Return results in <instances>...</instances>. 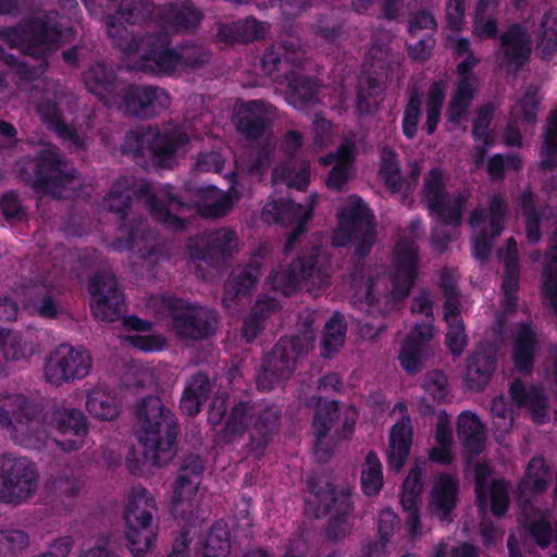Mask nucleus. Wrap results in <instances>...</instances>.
<instances>
[{"instance_id":"nucleus-45","label":"nucleus","mask_w":557,"mask_h":557,"mask_svg":"<svg viewBox=\"0 0 557 557\" xmlns=\"http://www.w3.org/2000/svg\"><path fill=\"white\" fill-rule=\"evenodd\" d=\"M519 206L524 219L527 239L531 245H536L543 237L541 230L542 214L536 208L535 195L530 188L521 193Z\"/></svg>"},{"instance_id":"nucleus-41","label":"nucleus","mask_w":557,"mask_h":557,"mask_svg":"<svg viewBox=\"0 0 557 557\" xmlns=\"http://www.w3.org/2000/svg\"><path fill=\"white\" fill-rule=\"evenodd\" d=\"M385 85L372 74L361 76L357 84L356 112L372 115L384 99Z\"/></svg>"},{"instance_id":"nucleus-53","label":"nucleus","mask_w":557,"mask_h":557,"mask_svg":"<svg viewBox=\"0 0 557 557\" xmlns=\"http://www.w3.org/2000/svg\"><path fill=\"white\" fill-rule=\"evenodd\" d=\"M537 46L543 58L557 51V9L548 10L537 30Z\"/></svg>"},{"instance_id":"nucleus-64","label":"nucleus","mask_w":557,"mask_h":557,"mask_svg":"<svg viewBox=\"0 0 557 557\" xmlns=\"http://www.w3.org/2000/svg\"><path fill=\"white\" fill-rule=\"evenodd\" d=\"M125 341L134 348L144 352L162 351L168 347V342L162 334H134L127 335Z\"/></svg>"},{"instance_id":"nucleus-7","label":"nucleus","mask_w":557,"mask_h":557,"mask_svg":"<svg viewBox=\"0 0 557 557\" xmlns=\"http://www.w3.org/2000/svg\"><path fill=\"white\" fill-rule=\"evenodd\" d=\"M158 312L162 318L170 319V327L181 339L201 341L214 334L216 315L214 311L194 304L175 295L160 298Z\"/></svg>"},{"instance_id":"nucleus-30","label":"nucleus","mask_w":557,"mask_h":557,"mask_svg":"<svg viewBox=\"0 0 557 557\" xmlns=\"http://www.w3.org/2000/svg\"><path fill=\"white\" fill-rule=\"evenodd\" d=\"M497 364L496 352L492 348H476L468 358L465 383L467 388L481 392L490 383Z\"/></svg>"},{"instance_id":"nucleus-28","label":"nucleus","mask_w":557,"mask_h":557,"mask_svg":"<svg viewBox=\"0 0 557 557\" xmlns=\"http://www.w3.org/2000/svg\"><path fill=\"white\" fill-rule=\"evenodd\" d=\"M39 414L38 406L27 396L18 393L0 394V428L17 431L27 429Z\"/></svg>"},{"instance_id":"nucleus-31","label":"nucleus","mask_w":557,"mask_h":557,"mask_svg":"<svg viewBox=\"0 0 557 557\" xmlns=\"http://www.w3.org/2000/svg\"><path fill=\"white\" fill-rule=\"evenodd\" d=\"M286 83V100L296 110L308 111L321 102L322 85L318 78L295 73Z\"/></svg>"},{"instance_id":"nucleus-21","label":"nucleus","mask_w":557,"mask_h":557,"mask_svg":"<svg viewBox=\"0 0 557 557\" xmlns=\"http://www.w3.org/2000/svg\"><path fill=\"white\" fill-rule=\"evenodd\" d=\"M319 253L318 247L300 251L285 269L273 270L268 275L265 284L275 293H281L285 297L292 296L313 276Z\"/></svg>"},{"instance_id":"nucleus-63","label":"nucleus","mask_w":557,"mask_h":557,"mask_svg":"<svg viewBox=\"0 0 557 557\" xmlns=\"http://www.w3.org/2000/svg\"><path fill=\"white\" fill-rule=\"evenodd\" d=\"M425 393L437 404L445 403L448 396L447 377L441 370L429 371L422 384Z\"/></svg>"},{"instance_id":"nucleus-24","label":"nucleus","mask_w":557,"mask_h":557,"mask_svg":"<svg viewBox=\"0 0 557 557\" xmlns=\"http://www.w3.org/2000/svg\"><path fill=\"white\" fill-rule=\"evenodd\" d=\"M200 201L187 202L180 198H171L172 206L178 216L187 219V227L190 224V218L200 215L207 219H219L226 215L232 207L233 200L226 194H220L213 186L199 189Z\"/></svg>"},{"instance_id":"nucleus-39","label":"nucleus","mask_w":557,"mask_h":557,"mask_svg":"<svg viewBox=\"0 0 557 557\" xmlns=\"http://www.w3.org/2000/svg\"><path fill=\"white\" fill-rule=\"evenodd\" d=\"M260 275V267L253 263L233 269L224 284L223 302L235 301L250 295Z\"/></svg>"},{"instance_id":"nucleus-54","label":"nucleus","mask_w":557,"mask_h":557,"mask_svg":"<svg viewBox=\"0 0 557 557\" xmlns=\"http://www.w3.org/2000/svg\"><path fill=\"white\" fill-rule=\"evenodd\" d=\"M541 295L552 308L557 306V246H552L545 253Z\"/></svg>"},{"instance_id":"nucleus-22","label":"nucleus","mask_w":557,"mask_h":557,"mask_svg":"<svg viewBox=\"0 0 557 557\" xmlns=\"http://www.w3.org/2000/svg\"><path fill=\"white\" fill-rule=\"evenodd\" d=\"M131 190L132 200L134 197L147 199L151 218L164 228L174 233H183L187 230V219L178 216L172 206L171 198H180V196L174 193L171 185L163 186L161 197H158L152 194L149 183L143 182L135 186L132 178Z\"/></svg>"},{"instance_id":"nucleus-4","label":"nucleus","mask_w":557,"mask_h":557,"mask_svg":"<svg viewBox=\"0 0 557 557\" xmlns=\"http://www.w3.org/2000/svg\"><path fill=\"white\" fill-rule=\"evenodd\" d=\"M338 226L333 233L334 247H355V255L364 259L370 255L375 240V218L358 195H351L346 206L337 211Z\"/></svg>"},{"instance_id":"nucleus-48","label":"nucleus","mask_w":557,"mask_h":557,"mask_svg":"<svg viewBox=\"0 0 557 557\" xmlns=\"http://www.w3.org/2000/svg\"><path fill=\"white\" fill-rule=\"evenodd\" d=\"M346 332L347 325L344 315L339 312H334L325 323L321 339L320 355L325 359L332 358L343 346Z\"/></svg>"},{"instance_id":"nucleus-11","label":"nucleus","mask_w":557,"mask_h":557,"mask_svg":"<svg viewBox=\"0 0 557 557\" xmlns=\"http://www.w3.org/2000/svg\"><path fill=\"white\" fill-rule=\"evenodd\" d=\"M171 96L159 86L128 84L126 81L113 104L124 116L149 120L171 106Z\"/></svg>"},{"instance_id":"nucleus-10","label":"nucleus","mask_w":557,"mask_h":557,"mask_svg":"<svg viewBox=\"0 0 557 557\" xmlns=\"http://www.w3.org/2000/svg\"><path fill=\"white\" fill-rule=\"evenodd\" d=\"M307 352V344L299 335L281 337L263 358L256 376L257 387L269 392L287 381L295 371L296 361Z\"/></svg>"},{"instance_id":"nucleus-49","label":"nucleus","mask_w":557,"mask_h":557,"mask_svg":"<svg viewBox=\"0 0 557 557\" xmlns=\"http://www.w3.org/2000/svg\"><path fill=\"white\" fill-rule=\"evenodd\" d=\"M549 467L542 456L531 458L524 472L523 479L518 484V491L523 493L530 491L540 495L547 488Z\"/></svg>"},{"instance_id":"nucleus-16","label":"nucleus","mask_w":557,"mask_h":557,"mask_svg":"<svg viewBox=\"0 0 557 557\" xmlns=\"http://www.w3.org/2000/svg\"><path fill=\"white\" fill-rule=\"evenodd\" d=\"M91 364V357L86 348L62 344L47 357L45 377L48 383L61 386L63 383L85 377Z\"/></svg>"},{"instance_id":"nucleus-62","label":"nucleus","mask_w":557,"mask_h":557,"mask_svg":"<svg viewBox=\"0 0 557 557\" xmlns=\"http://www.w3.org/2000/svg\"><path fill=\"white\" fill-rule=\"evenodd\" d=\"M150 137V132L129 131L121 145L122 152L135 159L147 157Z\"/></svg>"},{"instance_id":"nucleus-14","label":"nucleus","mask_w":557,"mask_h":557,"mask_svg":"<svg viewBox=\"0 0 557 557\" xmlns=\"http://www.w3.org/2000/svg\"><path fill=\"white\" fill-rule=\"evenodd\" d=\"M0 478L4 483L7 504H22L34 496L38 488L36 465L12 453L0 455Z\"/></svg>"},{"instance_id":"nucleus-59","label":"nucleus","mask_w":557,"mask_h":557,"mask_svg":"<svg viewBox=\"0 0 557 557\" xmlns=\"http://www.w3.org/2000/svg\"><path fill=\"white\" fill-rule=\"evenodd\" d=\"M509 482L505 479L492 480L488 496L493 516L500 518L506 515L509 507Z\"/></svg>"},{"instance_id":"nucleus-56","label":"nucleus","mask_w":557,"mask_h":557,"mask_svg":"<svg viewBox=\"0 0 557 557\" xmlns=\"http://www.w3.org/2000/svg\"><path fill=\"white\" fill-rule=\"evenodd\" d=\"M520 289V265L515 264V260H509L504 267V276L502 282V292L504 305L507 309H513L518 302V292Z\"/></svg>"},{"instance_id":"nucleus-57","label":"nucleus","mask_w":557,"mask_h":557,"mask_svg":"<svg viewBox=\"0 0 557 557\" xmlns=\"http://www.w3.org/2000/svg\"><path fill=\"white\" fill-rule=\"evenodd\" d=\"M0 214L8 223H21L27 220L26 208L22 205L16 191L8 190L0 196Z\"/></svg>"},{"instance_id":"nucleus-26","label":"nucleus","mask_w":557,"mask_h":557,"mask_svg":"<svg viewBox=\"0 0 557 557\" xmlns=\"http://www.w3.org/2000/svg\"><path fill=\"white\" fill-rule=\"evenodd\" d=\"M86 89L104 106H112L125 81L117 75V69L103 62L91 64L83 74Z\"/></svg>"},{"instance_id":"nucleus-40","label":"nucleus","mask_w":557,"mask_h":557,"mask_svg":"<svg viewBox=\"0 0 557 557\" xmlns=\"http://www.w3.org/2000/svg\"><path fill=\"white\" fill-rule=\"evenodd\" d=\"M457 436L465 450L479 455L485 447V430L479 417L470 411L460 413L457 421Z\"/></svg>"},{"instance_id":"nucleus-18","label":"nucleus","mask_w":557,"mask_h":557,"mask_svg":"<svg viewBox=\"0 0 557 557\" xmlns=\"http://www.w3.org/2000/svg\"><path fill=\"white\" fill-rule=\"evenodd\" d=\"M304 51L299 38H288L269 46L260 60L263 74L273 82L285 83L302 65Z\"/></svg>"},{"instance_id":"nucleus-38","label":"nucleus","mask_w":557,"mask_h":557,"mask_svg":"<svg viewBox=\"0 0 557 557\" xmlns=\"http://www.w3.org/2000/svg\"><path fill=\"white\" fill-rule=\"evenodd\" d=\"M458 482L454 476L442 473L434 483L431 493V507L443 521H451V512L458 499Z\"/></svg>"},{"instance_id":"nucleus-32","label":"nucleus","mask_w":557,"mask_h":557,"mask_svg":"<svg viewBox=\"0 0 557 557\" xmlns=\"http://www.w3.org/2000/svg\"><path fill=\"white\" fill-rule=\"evenodd\" d=\"M187 143L188 138L183 133H151L147 157L153 165L171 169L175 163L177 151Z\"/></svg>"},{"instance_id":"nucleus-20","label":"nucleus","mask_w":557,"mask_h":557,"mask_svg":"<svg viewBox=\"0 0 557 557\" xmlns=\"http://www.w3.org/2000/svg\"><path fill=\"white\" fill-rule=\"evenodd\" d=\"M90 307L101 321L114 322L122 314L124 294L114 275L98 272L90 276L88 286Z\"/></svg>"},{"instance_id":"nucleus-42","label":"nucleus","mask_w":557,"mask_h":557,"mask_svg":"<svg viewBox=\"0 0 557 557\" xmlns=\"http://www.w3.org/2000/svg\"><path fill=\"white\" fill-rule=\"evenodd\" d=\"M159 18L169 29L181 32L197 27L203 15L197 8L189 4L168 5L160 11Z\"/></svg>"},{"instance_id":"nucleus-46","label":"nucleus","mask_w":557,"mask_h":557,"mask_svg":"<svg viewBox=\"0 0 557 557\" xmlns=\"http://www.w3.org/2000/svg\"><path fill=\"white\" fill-rule=\"evenodd\" d=\"M361 491L367 497L377 496L384 485L383 466L374 450H369L361 467Z\"/></svg>"},{"instance_id":"nucleus-17","label":"nucleus","mask_w":557,"mask_h":557,"mask_svg":"<svg viewBox=\"0 0 557 557\" xmlns=\"http://www.w3.org/2000/svg\"><path fill=\"white\" fill-rule=\"evenodd\" d=\"M308 485L309 491L315 495L322 512L330 516L326 528L327 537L335 541L345 537L349 532L347 520L354 510L351 494L348 491H337L331 484L325 492H322L317 487L314 479L309 480Z\"/></svg>"},{"instance_id":"nucleus-2","label":"nucleus","mask_w":557,"mask_h":557,"mask_svg":"<svg viewBox=\"0 0 557 557\" xmlns=\"http://www.w3.org/2000/svg\"><path fill=\"white\" fill-rule=\"evenodd\" d=\"M138 440L144 457L153 466H166L177 451L181 425L175 412L159 396L147 395L136 406Z\"/></svg>"},{"instance_id":"nucleus-1","label":"nucleus","mask_w":557,"mask_h":557,"mask_svg":"<svg viewBox=\"0 0 557 557\" xmlns=\"http://www.w3.org/2000/svg\"><path fill=\"white\" fill-rule=\"evenodd\" d=\"M107 33L115 48L124 54H137L138 69L144 72L170 75L178 65L198 69L209 62V54L196 45H182L180 49L171 48L168 33L159 32L139 36L129 30L114 17L107 22Z\"/></svg>"},{"instance_id":"nucleus-47","label":"nucleus","mask_w":557,"mask_h":557,"mask_svg":"<svg viewBox=\"0 0 557 557\" xmlns=\"http://www.w3.org/2000/svg\"><path fill=\"white\" fill-rule=\"evenodd\" d=\"M341 419L339 401L330 400L317 404L312 418V429L314 437H317V447L321 448V444L329 435L331 429Z\"/></svg>"},{"instance_id":"nucleus-37","label":"nucleus","mask_w":557,"mask_h":557,"mask_svg":"<svg viewBox=\"0 0 557 557\" xmlns=\"http://www.w3.org/2000/svg\"><path fill=\"white\" fill-rule=\"evenodd\" d=\"M539 341L534 330L523 324L512 344L511 359L517 372L530 375L534 369Z\"/></svg>"},{"instance_id":"nucleus-43","label":"nucleus","mask_w":557,"mask_h":557,"mask_svg":"<svg viewBox=\"0 0 557 557\" xmlns=\"http://www.w3.org/2000/svg\"><path fill=\"white\" fill-rule=\"evenodd\" d=\"M86 408L92 417L111 421L120 413V401L116 394L108 391V388L97 386L89 391Z\"/></svg>"},{"instance_id":"nucleus-35","label":"nucleus","mask_w":557,"mask_h":557,"mask_svg":"<svg viewBox=\"0 0 557 557\" xmlns=\"http://www.w3.org/2000/svg\"><path fill=\"white\" fill-rule=\"evenodd\" d=\"M412 425L409 419L397 421L389 432L387 465L393 471H400L410 454L412 445Z\"/></svg>"},{"instance_id":"nucleus-61","label":"nucleus","mask_w":557,"mask_h":557,"mask_svg":"<svg viewBox=\"0 0 557 557\" xmlns=\"http://www.w3.org/2000/svg\"><path fill=\"white\" fill-rule=\"evenodd\" d=\"M494 113L495 106L492 102L485 103L476 110L471 131L472 138L475 141H479L480 139L494 140L490 132Z\"/></svg>"},{"instance_id":"nucleus-19","label":"nucleus","mask_w":557,"mask_h":557,"mask_svg":"<svg viewBox=\"0 0 557 557\" xmlns=\"http://www.w3.org/2000/svg\"><path fill=\"white\" fill-rule=\"evenodd\" d=\"M46 420L47 424L62 436V438L54 440L61 450L71 453L84 446L89 432V423L82 410L55 406L47 413Z\"/></svg>"},{"instance_id":"nucleus-8","label":"nucleus","mask_w":557,"mask_h":557,"mask_svg":"<svg viewBox=\"0 0 557 557\" xmlns=\"http://www.w3.org/2000/svg\"><path fill=\"white\" fill-rule=\"evenodd\" d=\"M255 418L248 444L249 451L262 456L277 430L280 414L271 408L258 410L250 399L235 403L226 419L224 431L227 435H242L246 432L249 421Z\"/></svg>"},{"instance_id":"nucleus-27","label":"nucleus","mask_w":557,"mask_h":557,"mask_svg":"<svg viewBox=\"0 0 557 557\" xmlns=\"http://www.w3.org/2000/svg\"><path fill=\"white\" fill-rule=\"evenodd\" d=\"M269 106L264 100H249L236 108L233 122L238 134L248 141H257L271 128L267 116Z\"/></svg>"},{"instance_id":"nucleus-34","label":"nucleus","mask_w":557,"mask_h":557,"mask_svg":"<svg viewBox=\"0 0 557 557\" xmlns=\"http://www.w3.org/2000/svg\"><path fill=\"white\" fill-rule=\"evenodd\" d=\"M37 113L42 123L57 134L62 140L73 144L75 147H84V139L74 127H71L63 117L60 104L52 99H42L37 104Z\"/></svg>"},{"instance_id":"nucleus-29","label":"nucleus","mask_w":557,"mask_h":557,"mask_svg":"<svg viewBox=\"0 0 557 557\" xmlns=\"http://www.w3.org/2000/svg\"><path fill=\"white\" fill-rule=\"evenodd\" d=\"M502 49V64L521 70L529 61L532 51V39L528 29L519 24L512 23L507 30L499 36Z\"/></svg>"},{"instance_id":"nucleus-13","label":"nucleus","mask_w":557,"mask_h":557,"mask_svg":"<svg viewBox=\"0 0 557 557\" xmlns=\"http://www.w3.org/2000/svg\"><path fill=\"white\" fill-rule=\"evenodd\" d=\"M421 195L430 215L436 216L442 225L459 226L461 224L467 196L457 193L449 202V194L440 168H432L428 172Z\"/></svg>"},{"instance_id":"nucleus-6","label":"nucleus","mask_w":557,"mask_h":557,"mask_svg":"<svg viewBox=\"0 0 557 557\" xmlns=\"http://www.w3.org/2000/svg\"><path fill=\"white\" fill-rule=\"evenodd\" d=\"M74 35L73 28L57 12H48L44 18H32L15 26L0 29V39L11 47L24 46L46 51L64 44Z\"/></svg>"},{"instance_id":"nucleus-25","label":"nucleus","mask_w":557,"mask_h":557,"mask_svg":"<svg viewBox=\"0 0 557 557\" xmlns=\"http://www.w3.org/2000/svg\"><path fill=\"white\" fill-rule=\"evenodd\" d=\"M508 212V203L503 195H493L488 199L487 214L488 228H482L472 239V255L480 261H486L490 258L493 240L498 237L504 228Z\"/></svg>"},{"instance_id":"nucleus-12","label":"nucleus","mask_w":557,"mask_h":557,"mask_svg":"<svg viewBox=\"0 0 557 557\" xmlns=\"http://www.w3.org/2000/svg\"><path fill=\"white\" fill-rule=\"evenodd\" d=\"M314 207L315 200L313 197H310L306 205L297 203L288 197H278L271 198L262 208L261 219L263 222L283 227H293L284 245L285 253H289L299 236L306 233Z\"/></svg>"},{"instance_id":"nucleus-51","label":"nucleus","mask_w":557,"mask_h":557,"mask_svg":"<svg viewBox=\"0 0 557 557\" xmlns=\"http://www.w3.org/2000/svg\"><path fill=\"white\" fill-rule=\"evenodd\" d=\"M406 104L401 119V132L407 139H413L418 133L421 117L422 95L418 87L410 86L406 90Z\"/></svg>"},{"instance_id":"nucleus-44","label":"nucleus","mask_w":557,"mask_h":557,"mask_svg":"<svg viewBox=\"0 0 557 557\" xmlns=\"http://www.w3.org/2000/svg\"><path fill=\"white\" fill-rule=\"evenodd\" d=\"M447 83L443 79L430 84L425 98V122L426 135H433L441 122L442 111L446 99Z\"/></svg>"},{"instance_id":"nucleus-58","label":"nucleus","mask_w":557,"mask_h":557,"mask_svg":"<svg viewBox=\"0 0 557 557\" xmlns=\"http://www.w3.org/2000/svg\"><path fill=\"white\" fill-rule=\"evenodd\" d=\"M425 348L420 343H412L411 339H404L399 351V362L408 374H417L422 370V355Z\"/></svg>"},{"instance_id":"nucleus-60","label":"nucleus","mask_w":557,"mask_h":557,"mask_svg":"<svg viewBox=\"0 0 557 557\" xmlns=\"http://www.w3.org/2000/svg\"><path fill=\"white\" fill-rule=\"evenodd\" d=\"M487 7L486 0H479L475 9L473 21V35L483 39H495L498 36V24L494 17H484V12Z\"/></svg>"},{"instance_id":"nucleus-15","label":"nucleus","mask_w":557,"mask_h":557,"mask_svg":"<svg viewBox=\"0 0 557 557\" xmlns=\"http://www.w3.org/2000/svg\"><path fill=\"white\" fill-rule=\"evenodd\" d=\"M186 248L191 260L220 267L237 251L238 237L231 227L207 230L189 237Z\"/></svg>"},{"instance_id":"nucleus-33","label":"nucleus","mask_w":557,"mask_h":557,"mask_svg":"<svg viewBox=\"0 0 557 557\" xmlns=\"http://www.w3.org/2000/svg\"><path fill=\"white\" fill-rule=\"evenodd\" d=\"M203 471L205 462L199 455L188 454L182 459L174 487L173 500L175 503L197 493Z\"/></svg>"},{"instance_id":"nucleus-52","label":"nucleus","mask_w":557,"mask_h":557,"mask_svg":"<svg viewBox=\"0 0 557 557\" xmlns=\"http://www.w3.org/2000/svg\"><path fill=\"white\" fill-rule=\"evenodd\" d=\"M230 537V530L224 522L214 523L205 540L202 557H227L231 548Z\"/></svg>"},{"instance_id":"nucleus-36","label":"nucleus","mask_w":557,"mask_h":557,"mask_svg":"<svg viewBox=\"0 0 557 557\" xmlns=\"http://www.w3.org/2000/svg\"><path fill=\"white\" fill-rule=\"evenodd\" d=\"M265 23L255 16L239 18L232 23L222 24L218 30V37L225 44H248L264 38Z\"/></svg>"},{"instance_id":"nucleus-3","label":"nucleus","mask_w":557,"mask_h":557,"mask_svg":"<svg viewBox=\"0 0 557 557\" xmlns=\"http://www.w3.org/2000/svg\"><path fill=\"white\" fill-rule=\"evenodd\" d=\"M132 177L123 175L116 178L109 194L104 198L106 206L110 212L117 214L121 219L119 235L112 242L115 251H137L138 257L153 268L163 257L162 248L159 245H147L150 233L144 219L127 221L132 207L131 195Z\"/></svg>"},{"instance_id":"nucleus-9","label":"nucleus","mask_w":557,"mask_h":557,"mask_svg":"<svg viewBox=\"0 0 557 557\" xmlns=\"http://www.w3.org/2000/svg\"><path fill=\"white\" fill-rule=\"evenodd\" d=\"M154 497L145 487H133L124 511L125 539L128 550L136 557L144 556L157 539L153 515Z\"/></svg>"},{"instance_id":"nucleus-55","label":"nucleus","mask_w":557,"mask_h":557,"mask_svg":"<svg viewBox=\"0 0 557 557\" xmlns=\"http://www.w3.org/2000/svg\"><path fill=\"white\" fill-rule=\"evenodd\" d=\"M152 12L151 0H121L117 14L127 24L136 25L149 22Z\"/></svg>"},{"instance_id":"nucleus-50","label":"nucleus","mask_w":557,"mask_h":557,"mask_svg":"<svg viewBox=\"0 0 557 557\" xmlns=\"http://www.w3.org/2000/svg\"><path fill=\"white\" fill-rule=\"evenodd\" d=\"M541 146V163L543 171H553L557 168V107L547 116Z\"/></svg>"},{"instance_id":"nucleus-5","label":"nucleus","mask_w":557,"mask_h":557,"mask_svg":"<svg viewBox=\"0 0 557 557\" xmlns=\"http://www.w3.org/2000/svg\"><path fill=\"white\" fill-rule=\"evenodd\" d=\"M18 177L36 193L54 196L75 178V170L58 148L38 151L18 164Z\"/></svg>"},{"instance_id":"nucleus-23","label":"nucleus","mask_w":557,"mask_h":557,"mask_svg":"<svg viewBox=\"0 0 557 557\" xmlns=\"http://www.w3.org/2000/svg\"><path fill=\"white\" fill-rule=\"evenodd\" d=\"M419 251L413 239L404 237L393 252L392 295L397 300L407 298L418 278Z\"/></svg>"}]
</instances>
